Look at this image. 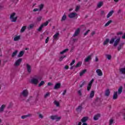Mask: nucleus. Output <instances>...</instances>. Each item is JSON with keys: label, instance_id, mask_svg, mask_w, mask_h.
I'll list each match as a JSON object with an SVG mask.
<instances>
[{"label": "nucleus", "instance_id": "20e7f679", "mask_svg": "<svg viewBox=\"0 0 125 125\" xmlns=\"http://www.w3.org/2000/svg\"><path fill=\"white\" fill-rule=\"evenodd\" d=\"M83 103H82L80 105L78 106L76 109V111L78 112V113H82V111L83 110Z\"/></svg>", "mask_w": 125, "mask_h": 125}, {"label": "nucleus", "instance_id": "2f4dec72", "mask_svg": "<svg viewBox=\"0 0 125 125\" xmlns=\"http://www.w3.org/2000/svg\"><path fill=\"white\" fill-rule=\"evenodd\" d=\"M67 51H69V49L68 48L65 49L62 51L60 52V54L61 55L64 54V53H66V52H67Z\"/></svg>", "mask_w": 125, "mask_h": 125}, {"label": "nucleus", "instance_id": "f03ea898", "mask_svg": "<svg viewBox=\"0 0 125 125\" xmlns=\"http://www.w3.org/2000/svg\"><path fill=\"white\" fill-rule=\"evenodd\" d=\"M22 95H23V97H27L28 95H29V92H28V90H23L22 91L19 97V99L21 100V101H23V100H22Z\"/></svg>", "mask_w": 125, "mask_h": 125}, {"label": "nucleus", "instance_id": "412c9836", "mask_svg": "<svg viewBox=\"0 0 125 125\" xmlns=\"http://www.w3.org/2000/svg\"><path fill=\"white\" fill-rule=\"evenodd\" d=\"M100 114H98L94 116V121H97L99 118H100Z\"/></svg>", "mask_w": 125, "mask_h": 125}, {"label": "nucleus", "instance_id": "473e14b6", "mask_svg": "<svg viewBox=\"0 0 125 125\" xmlns=\"http://www.w3.org/2000/svg\"><path fill=\"white\" fill-rule=\"evenodd\" d=\"M66 19H67V16L65 14H64L62 18L61 21H65Z\"/></svg>", "mask_w": 125, "mask_h": 125}, {"label": "nucleus", "instance_id": "f257e3e1", "mask_svg": "<svg viewBox=\"0 0 125 125\" xmlns=\"http://www.w3.org/2000/svg\"><path fill=\"white\" fill-rule=\"evenodd\" d=\"M117 37L115 36V38H112L109 42L110 44H113L114 47H117L118 45V47H123L125 45V42H121V38H119L116 40Z\"/></svg>", "mask_w": 125, "mask_h": 125}, {"label": "nucleus", "instance_id": "c9c22d12", "mask_svg": "<svg viewBox=\"0 0 125 125\" xmlns=\"http://www.w3.org/2000/svg\"><path fill=\"white\" fill-rule=\"evenodd\" d=\"M94 91H91V93H90V98H93L94 96Z\"/></svg>", "mask_w": 125, "mask_h": 125}, {"label": "nucleus", "instance_id": "7c9ffc66", "mask_svg": "<svg viewBox=\"0 0 125 125\" xmlns=\"http://www.w3.org/2000/svg\"><path fill=\"white\" fill-rule=\"evenodd\" d=\"M18 53V50H16L12 54V57H15V56Z\"/></svg>", "mask_w": 125, "mask_h": 125}, {"label": "nucleus", "instance_id": "f3484780", "mask_svg": "<svg viewBox=\"0 0 125 125\" xmlns=\"http://www.w3.org/2000/svg\"><path fill=\"white\" fill-rule=\"evenodd\" d=\"M123 92V86H120L118 89V94L120 95Z\"/></svg>", "mask_w": 125, "mask_h": 125}, {"label": "nucleus", "instance_id": "5fc2aeb1", "mask_svg": "<svg viewBox=\"0 0 125 125\" xmlns=\"http://www.w3.org/2000/svg\"><path fill=\"white\" fill-rule=\"evenodd\" d=\"M112 124H114V120L111 119L109 121V124L112 125Z\"/></svg>", "mask_w": 125, "mask_h": 125}, {"label": "nucleus", "instance_id": "0eeeda50", "mask_svg": "<svg viewBox=\"0 0 125 125\" xmlns=\"http://www.w3.org/2000/svg\"><path fill=\"white\" fill-rule=\"evenodd\" d=\"M60 88H61V83H57L55 84L54 89H59Z\"/></svg>", "mask_w": 125, "mask_h": 125}, {"label": "nucleus", "instance_id": "39448f33", "mask_svg": "<svg viewBox=\"0 0 125 125\" xmlns=\"http://www.w3.org/2000/svg\"><path fill=\"white\" fill-rule=\"evenodd\" d=\"M31 83L33 84H38L39 83V78H32L31 80Z\"/></svg>", "mask_w": 125, "mask_h": 125}, {"label": "nucleus", "instance_id": "774afa93", "mask_svg": "<svg viewBox=\"0 0 125 125\" xmlns=\"http://www.w3.org/2000/svg\"><path fill=\"white\" fill-rule=\"evenodd\" d=\"M122 39H123V40H125V33H124V34L123 35V36H122Z\"/></svg>", "mask_w": 125, "mask_h": 125}, {"label": "nucleus", "instance_id": "2eb2a0df", "mask_svg": "<svg viewBox=\"0 0 125 125\" xmlns=\"http://www.w3.org/2000/svg\"><path fill=\"white\" fill-rule=\"evenodd\" d=\"M91 59H92V58L91 57V56H88V57H87L85 60H84V62H88V61H89L90 60H91Z\"/></svg>", "mask_w": 125, "mask_h": 125}, {"label": "nucleus", "instance_id": "680f3d73", "mask_svg": "<svg viewBox=\"0 0 125 125\" xmlns=\"http://www.w3.org/2000/svg\"><path fill=\"white\" fill-rule=\"evenodd\" d=\"M80 6H77L76 9H75V11H78L79 10V9H80Z\"/></svg>", "mask_w": 125, "mask_h": 125}, {"label": "nucleus", "instance_id": "052dcab7", "mask_svg": "<svg viewBox=\"0 0 125 125\" xmlns=\"http://www.w3.org/2000/svg\"><path fill=\"white\" fill-rule=\"evenodd\" d=\"M101 15L102 16L105 15V12H104V11H101Z\"/></svg>", "mask_w": 125, "mask_h": 125}, {"label": "nucleus", "instance_id": "0e129e2a", "mask_svg": "<svg viewBox=\"0 0 125 125\" xmlns=\"http://www.w3.org/2000/svg\"><path fill=\"white\" fill-rule=\"evenodd\" d=\"M33 11L34 12H36V11H40V10L38 8H35V9H33Z\"/></svg>", "mask_w": 125, "mask_h": 125}, {"label": "nucleus", "instance_id": "69168bd1", "mask_svg": "<svg viewBox=\"0 0 125 125\" xmlns=\"http://www.w3.org/2000/svg\"><path fill=\"white\" fill-rule=\"evenodd\" d=\"M117 36H119L120 35H123V32H119L117 33Z\"/></svg>", "mask_w": 125, "mask_h": 125}, {"label": "nucleus", "instance_id": "8fccbe9b", "mask_svg": "<svg viewBox=\"0 0 125 125\" xmlns=\"http://www.w3.org/2000/svg\"><path fill=\"white\" fill-rule=\"evenodd\" d=\"M94 82V79H92V80L90 81L88 84H90L91 85H92V83H93Z\"/></svg>", "mask_w": 125, "mask_h": 125}, {"label": "nucleus", "instance_id": "6e6d98bb", "mask_svg": "<svg viewBox=\"0 0 125 125\" xmlns=\"http://www.w3.org/2000/svg\"><path fill=\"white\" fill-rule=\"evenodd\" d=\"M12 107V104H9V105L7 107V109H10Z\"/></svg>", "mask_w": 125, "mask_h": 125}, {"label": "nucleus", "instance_id": "e2e57ef3", "mask_svg": "<svg viewBox=\"0 0 125 125\" xmlns=\"http://www.w3.org/2000/svg\"><path fill=\"white\" fill-rule=\"evenodd\" d=\"M66 93H67V90H64L63 91V92L62 94V95H65V94H66Z\"/></svg>", "mask_w": 125, "mask_h": 125}, {"label": "nucleus", "instance_id": "72a5a7b5", "mask_svg": "<svg viewBox=\"0 0 125 125\" xmlns=\"http://www.w3.org/2000/svg\"><path fill=\"white\" fill-rule=\"evenodd\" d=\"M27 28V26H24L23 27H22L21 30V33H24V32H25V30H26Z\"/></svg>", "mask_w": 125, "mask_h": 125}, {"label": "nucleus", "instance_id": "13d9d810", "mask_svg": "<svg viewBox=\"0 0 125 125\" xmlns=\"http://www.w3.org/2000/svg\"><path fill=\"white\" fill-rule=\"evenodd\" d=\"M42 17H39L37 18V21H42Z\"/></svg>", "mask_w": 125, "mask_h": 125}, {"label": "nucleus", "instance_id": "79ce46f5", "mask_svg": "<svg viewBox=\"0 0 125 125\" xmlns=\"http://www.w3.org/2000/svg\"><path fill=\"white\" fill-rule=\"evenodd\" d=\"M44 84V81H42L41 82V83L39 84L38 86L39 87H41V86H42V85H43V84Z\"/></svg>", "mask_w": 125, "mask_h": 125}, {"label": "nucleus", "instance_id": "393cba45", "mask_svg": "<svg viewBox=\"0 0 125 125\" xmlns=\"http://www.w3.org/2000/svg\"><path fill=\"white\" fill-rule=\"evenodd\" d=\"M110 42V39H106L104 42V45H106V44H108Z\"/></svg>", "mask_w": 125, "mask_h": 125}, {"label": "nucleus", "instance_id": "ea45409f", "mask_svg": "<svg viewBox=\"0 0 125 125\" xmlns=\"http://www.w3.org/2000/svg\"><path fill=\"white\" fill-rule=\"evenodd\" d=\"M91 86H92V85H90V84H88L87 87V90L88 91H89L91 88Z\"/></svg>", "mask_w": 125, "mask_h": 125}, {"label": "nucleus", "instance_id": "f704fd0d", "mask_svg": "<svg viewBox=\"0 0 125 125\" xmlns=\"http://www.w3.org/2000/svg\"><path fill=\"white\" fill-rule=\"evenodd\" d=\"M4 108H5V105L2 104L0 107V112H3V110H4Z\"/></svg>", "mask_w": 125, "mask_h": 125}, {"label": "nucleus", "instance_id": "864d4df0", "mask_svg": "<svg viewBox=\"0 0 125 125\" xmlns=\"http://www.w3.org/2000/svg\"><path fill=\"white\" fill-rule=\"evenodd\" d=\"M90 31V30L89 29L87 30L85 32V33H84L83 35H84V36H86V35H87V34H88V33H89Z\"/></svg>", "mask_w": 125, "mask_h": 125}, {"label": "nucleus", "instance_id": "bf43d9fd", "mask_svg": "<svg viewBox=\"0 0 125 125\" xmlns=\"http://www.w3.org/2000/svg\"><path fill=\"white\" fill-rule=\"evenodd\" d=\"M39 117L40 119H43V116L42 114H39Z\"/></svg>", "mask_w": 125, "mask_h": 125}, {"label": "nucleus", "instance_id": "4468645a", "mask_svg": "<svg viewBox=\"0 0 125 125\" xmlns=\"http://www.w3.org/2000/svg\"><path fill=\"white\" fill-rule=\"evenodd\" d=\"M96 73L98 74V75L101 76L103 75V73H102V71L100 69H97L96 71Z\"/></svg>", "mask_w": 125, "mask_h": 125}, {"label": "nucleus", "instance_id": "9b49d317", "mask_svg": "<svg viewBox=\"0 0 125 125\" xmlns=\"http://www.w3.org/2000/svg\"><path fill=\"white\" fill-rule=\"evenodd\" d=\"M101 102H102V100L99 98H97L95 101V104H100Z\"/></svg>", "mask_w": 125, "mask_h": 125}, {"label": "nucleus", "instance_id": "603ef678", "mask_svg": "<svg viewBox=\"0 0 125 125\" xmlns=\"http://www.w3.org/2000/svg\"><path fill=\"white\" fill-rule=\"evenodd\" d=\"M75 62H76V60H72L71 63H70V66H73V65H74V64H75Z\"/></svg>", "mask_w": 125, "mask_h": 125}, {"label": "nucleus", "instance_id": "9d476101", "mask_svg": "<svg viewBox=\"0 0 125 125\" xmlns=\"http://www.w3.org/2000/svg\"><path fill=\"white\" fill-rule=\"evenodd\" d=\"M76 15H77L76 13H71L68 15V17L70 19L74 18V17H76Z\"/></svg>", "mask_w": 125, "mask_h": 125}, {"label": "nucleus", "instance_id": "7ed1b4c3", "mask_svg": "<svg viewBox=\"0 0 125 125\" xmlns=\"http://www.w3.org/2000/svg\"><path fill=\"white\" fill-rule=\"evenodd\" d=\"M50 119L51 120H52V121H54V120H56V122H58L59 121H60L61 120V117H59L57 115H52L50 117Z\"/></svg>", "mask_w": 125, "mask_h": 125}, {"label": "nucleus", "instance_id": "f8f14e48", "mask_svg": "<svg viewBox=\"0 0 125 125\" xmlns=\"http://www.w3.org/2000/svg\"><path fill=\"white\" fill-rule=\"evenodd\" d=\"M112 98L113 100H116V99H118V92H114V94Z\"/></svg>", "mask_w": 125, "mask_h": 125}, {"label": "nucleus", "instance_id": "6e6552de", "mask_svg": "<svg viewBox=\"0 0 125 125\" xmlns=\"http://www.w3.org/2000/svg\"><path fill=\"white\" fill-rule=\"evenodd\" d=\"M80 32L81 29H80L79 28H77L75 31L74 34H73V37H77V36L79 35V34H80Z\"/></svg>", "mask_w": 125, "mask_h": 125}, {"label": "nucleus", "instance_id": "bb28decb", "mask_svg": "<svg viewBox=\"0 0 125 125\" xmlns=\"http://www.w3.org/2000/svg\"><path fill=\"white\" fill-rule=\"evenodd\" d=\"M87 70L86 69H84L83 70H82L80 73V77H82V76H83V75H84V74H85V73H86V71Z\"/></svg>", "mask_w": 125, "mask_h": 125}, {"label": "nucleus", "instance_id": "49530a36", "mask_svg": "<svg viewBox=\"0 0 125 125\" xmlns=\"http://www.w3.org/2000/svg\"><path fill=\"white\" fill-rule=\"evenodd\" d=\"M85 83H86V81H83V82L80 85V88L83 87V85H84V84H85Z\"/></svg>", "mask_w": 125, "mask_h": 125}, {"label": "nucleus", "instance_id": "423d86ee", "mask_svg": "<svg viewBox=\"0 0 125 125\" xmlns=\"http://www.w3.org/2000/svg\"><path fill=\"white\" fill-rule=\"evenodd\" d=\"M22 60V59H19L18 60H17L14 64L15 67H18V66H20V64H21Z\"/></svg>", "mask_w": 125, "mask_h": 125}, {"label": "nucleus", "instance_id": "e433bc0d", "mask_svg": "<svg viewBox=\"0 0 125 125\" xmlns=\"http://www.w3.org/2000/svg\"><path fill=\"white\" fill-rule=\"evenodd\" d=\"M20 36H16L14 38V41H15V42H16L17 41H19V40H20Z\"/></svg>", "mask_w": 125, "mask_h": 125}, {"label": "nucleus", "instance_id": "3c124183", "mask_svg": "<svg viewBox=\"0 0 125 125\" xmlns=\"http://www.w3.org/2000/svg\"><path fill=\"white\" fill-rule=\"evenodd\" d=\"M15 13H13L12 14H11L10 17V19H12V18H14V16H15Z\"/></svg>", "mask_w": 125, "mask_h": 125}, {"label": "nucleus", "instance_id": "a878e982", "mask_svg": "<svg viewBox=\"0 0 125 125\" xmlns=\"http://www.w3.org/2000/svg\"><path fill=\"white\" fill-rule=\"evenodd\" d=\"M58 36H59V32L56 33L54 36L53 38L54 40H58Z\"/></svg>", "mask_w": 125, "mask_h": 125}, {"label": "nucleus", "instance_id": "6ab92c4d", "mask_svg": "<svg viewBox=\"0 0 125 125\" xmlns=\"http://www.w3.org/2000/svg\"><path fill=\"white\" fill-rule=\"evenodd\" d=\"M34 27H35V24H31L28 26L27 29L29 30H32V29H34Z\"/></svg>", "mask_w": 125, "mask_h": 125}, {"label": "nucleus", "instance_id": "c756f323", "mask_svg": "<svg viewBox=\"0 0 125 125\" xmlns=\"http://www.w3.org/2000/svg\"><path fill=\"white\" fill-rule=\"evenodd\" d=\"M103 1L99 2L97 4V7H98V8H100V7L103 5Z\"/></svg>", "mask_w": 125, "mask_h": 125}, {"label": "nucleus", "instance_id": "de8ad7c7", "mask_svg": "<svg viewBox=\"0 0 125 125\" xmlns=\"http://www.w3.org/2000/svg\"><path fill=\"white\" fill-rule=\"evenodd\" d=\"M12 22H16V21L17 20V17L12 18Z\"/></svg>", "mask_w": 125, "mask_h": 125}, {"label": "nucleus", "instance_id": "c85d7f7f", "mask_svg": "<svg viewBox=\"0 0 125 125\" xmlns=\"http://www.w3.org/2000/svg\"><path fill=\"white\" fill-rule=\"evenodd\" d=\"M120 72L121 74L125 75V68H122L120 69Z\"/></svg>", "mask_w": 125, "mask_h": 125}, {"label": "nucleus", "instance_id": "4d7b16f0", "mask_svg": "<svg viewBox=\"0 0 125 125\" xmlns=\"http://www.w3.org/2000/svg\"><path fill=\"white\" fill-rule=\"evenodd\" d=\"M48 41H49V37H47L45 41V43H47L48 42Z\"/></svg>", "mask_w": 125, "mask_h": 125}, {"label": "nucleus", "instance_id": "338daca9", "mask_svg": "<svg viewBox=\"0 0 125 125\" xmlns=\"http://www.w3.org/2000/svg\"><path fill=\"white\" fill-rule=\"evenodd\" d=\"M64 69H65V70H68V69H69V66H68V65H65V66H64Z\"/></svg>", "mask_w": 125, "mask_h": 125}, {"label": "nucleus", "instance_id": "b1692460", "mask_svg": "<svg viewBox=\"0 0 125 125\" xmlns=\"http://www.w3.org/2000/svg\"><path fill=\"white\" fill-rule=\"evenodd\" d=\"M32 116V114H28L26 115H23L21 117V118L22 119V120H24V119H26V118H28V117H31Z\"/></svg>", "mask_w": 125, "mask_h": 125}, {"label": "nucleus", "instance_id": "dca6fc26", "mask_svg": "<svg viewBox=\"0 0 125 125\" xmlns=\"http://www.w3.org/2000/svg\"><path fill=\"white\" fill-rule=\"evenodd\" d=\"M110 95V89H107L105 91V96L107 97H109Z\"/></svg>", "mask_w": 125, "mask_h": 125}, {"label": "nucleus", "instance_id": "cd10ccee", "mask_svg": "<svg viewBox=\"0 0 125 125\" xmlns=\"http://www.w3.org/2000/svg\"><path fill=\"white\" fill-rule=\"evenodd\" d=\"M111 23H113V21L112 20L108 21V22L105 24L104 27H107V26H109V25H110Z\"/></svg>", "mask_w": 125, "mask_h": 125}, {"label": "nucleus", "instance_id": "a18cd8bd", "mask_svg": "<svg viewBox=\"0 0 125 125\" xmlns=\"http://www.w3.org/2000/svg\"><path fill=\"white\" fill-rule=\"evenodd\" d=\"M54 103L55 105H56L57 107H59L60 105V104H59V102L56 101H55L54 102Z\"/></svg>", "mask_w": 125, "mask_h": 125}, {"label": "nucleus", "instance_id": "c03bdc74", "mask_svg": "<svg viewBox=\"0 0 125 125\" xmlns=\"http://www.w3.org/2000/svg\"><path fill=\"white\" fill-rule=\"evenodd\" d=\"M105 56L108 60H111V58H112L111 55H106Z\"/></svg>", "mask_w": 125, "mask_h": 125}, {"label": "nucleus", "instance_id": "5701e85b", "mask_svg": "<svg viewBox=\"0 0 125 125\" xmlns=\"http://www.w3.org/2000/svg\"><path fill=\"white\" fill-rule=\"evenodd\" d=\"M49 22H50V20H48L47 21H46L45 22H44L43 23H42V25L43 27H45L47 25H48V23H49Z\"/></svg>", "mask_w": 125, "mask_h": 125}, {"label": "nucleus", "instance_id": "ddd939ff", "mask_svg": "<svg viewBox=\"0 0 125 125\" xmlns=\"http://www.w3.org/2000/svg\"><path fill=\"white\" fill-rule=\"evenodd\" d=\"M24 53H25V51L24 50L21 51L18 55V57H22V56L24 55Z\"/></svg>", "mask_w": 125, "mask_h": 125}, {"label": "nucleus", "instance_id": "a19ab883", "mask_svg": "<svg viewBox=\"0 0 125 125\" xmlns=\"http://www.w3.org/2000/svg\"><path fill=\"white\" fill-rule=\"evenodd\" d=\"M43 28V26L41 24L40 27L37 29V31H38V32H41Z\"/></svg>", "mask_w": 125, "mask_h": 125}, {"label": "nucleus", "instance_id": "4c0bfd02", "mask_svg": "<svg viewBox=\"0 0 125 125\" xmlns=\"http://www.w3.org/2000/svg\"><path fill=\"white\" fill-rule=\"evenodd\" d=\"M66 57H67V56H66V55L61 56V57H60L59 61L60 62H61V61H62V60H63V59L66 58Z\"/></svg>", "mask_w": 125, "mask_h": 125}, {"label": "nucleus", "instance_id": "58836bf2", "mask_svg": "<svg viewBox=\"0 0 125 125\" xmlns=\"http://www.w3.org/2000/svg\"><path fill=\"white\" fill-rule=\"evenodd\" d=\"M43 6H44V5H43V4H41L39 5V11H41L42 10V8H43Z\"/></svg>", "mask_w": 125, "mask_h": 125}, {"label": "nucleus", "instance_id": "aec40b11", "mask_svg": "<svg viewBox=\"0 0 125 125\" xmlns=\"http://www.w3.org/2000/svg\"><path fill=\"white\" fill-rule=\"evenodd\" d=\"M114 13V10L110 11L107 15V18H109L110 16H112L113 15V14Z\"/></svg>", "mask_w": 125, "mask_h": 125}, {"label": "nucleus", "instance_id": "1a4fd4ad", "mask_svg": "<svg viewBox=\"0 0 125 125\" xmlns=\"http://www.w3.org/2000/svg\"><path fill=\"white\" fill-rule=\"evenodd\" d=\"M26 69L28 73L29 74L32 72V68L31 67V65H30L28 63L26 64Z\"/></svg>", "mask_w": 125, "mask_h": 125}, {"label": "nucleus", "instance_id": "4be33fe9", "mask_svg": "<svg viewBox=\"0 0 125 125\" xmlns=\"http://www.w3.org/2000/svg\"><path fill=\"white\" fill-rule=\"evenodd\" d=\"M87 120H88V117H84L82 119L81 122H82L83 123H85V122H86V121H87Z\"/></svg>", "mask_w": 125, "mask_h": 125}, {"label": "nucleus", "instance_id": "09e8293b", "mask_svg": "<svg viewBox=\"0 0 125 125\" xmlns=\"http://www.w3.org/2000/svg\"><path fill=\"white\" fill-rule=\"evenodd\" d=\"M78 94L80 96H82L83 95V94L82 93V90H79L78 91Z\"/></svg>", "mask_w": 125, "mask_h": 125}, {"label": "nucleus", "instance_id": "a211bd4d", "mask_svg": "<svg viewBox=\"0 0 125 125\" xmlns=\"http://www.w3.org/2000/svg\"><path fill=\"white\" fill-rule=\"evenodd\" d=\"M82 64L83 62H79L75 66V68H79V67H81V66H82Z\"/></svg>", "mask_w": 125, "mask_h": 125}, {"label": "nucleus", "instance_id": "37998d69", "mask_svg": "<svg viewBox=\"0 0 125 125\" xmlns=\"http://www.w3.org/2000/svg\"><path fill=\"white\" fill-rule=\"evenodd\" d=\"M50 93H49V92H47L44 96V98H47V97H48V96H50Z\"/></svg>", "mask_w": 125, "mask_h": 125}]
</instances>
